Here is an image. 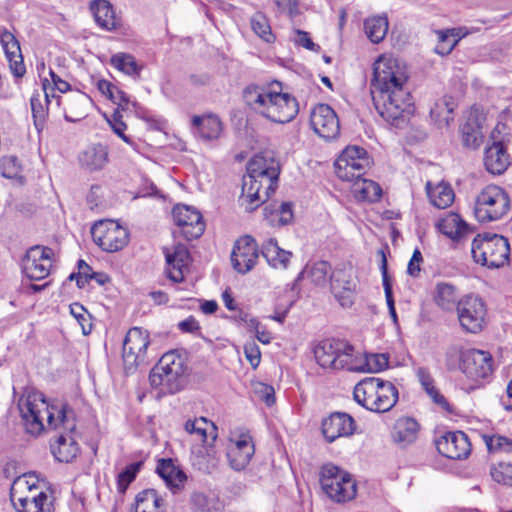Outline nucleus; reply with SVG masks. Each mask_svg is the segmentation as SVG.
<instances>
[{
	"mask_svg": "<svg viewBox=\"0 0 512 512\" xmlns=\"http://www.w3.org/2000/svg\"><path fill=\"white\" fill-rule=\"evenodd\" d=\"M355 431V421L347 413L335 412L322 421V433L331 443L339 437L350 436Z\"/></svg>",
	"mask_w": 512,
	"mask_h": 512,
	"instance_id": "obj_22",
	"label": "nucleus"
},
{
	"mask_svg": "<svg viewBox=\"0 0 512 512\" xmlns=\"http://www.w3.org/2000/svg\"><path fill=\"white\" fill-rule=\"evenodd\" d=\"M51 452L57 461L69 463L78 455L79 446L71 435L60 434L56 442L51 444Z\"/></svg>",
	"mask_w": 512,
	"mask_h": 512,
	"instance_id": "obj_34",
	"label": "nucleus"
},
{
	"mask_svg": "<svg viewBox=\"0 0 512 512\" xmlns=\"http://www.w3.org/2000/svg\"><path fill=\"white\" fill-rule=\"evenodd\" d=\"M109 161L107 146L97 143L88 146L80 155L79 162L90 172L102 170Z\"/></svg>",
	"mask_w": 512,
	"mask_h": 512,
	"instance_id": "obj_30",
	"label": "nucleus"
},
{
	"mask_svg": "<svg viewBox=\"0 0 512 512\" xmlns=\"http://www.w3.org/2000/svg\"><path fill=\"white\" fill-rule=\"evenodd\" d=\"M149 344V335L146 330L133 327L127 332L122 349L124 366L127 372H132L138 366L146 364V353Z\"/></svg>",
	"mask_w": 512,
	"mask_h": 512,
	"instance_id": "obj_12",
	"label": "nucleus"
},
{
	"mask_svg": "<svg viewBox=\"0 0 512 512\" xmlns=\"http://www.w3.org/2000/svg\"><path fill=\"white\" fill-rule=\"evenodd\" d=\"M90 11L97 25L106 31H114L121 26L120 18L116 16L113 5L107 0H93Z\"/></svg>",
	"mask_w": 512,
	"mask_h": 512,
	"instance_id": "obj_26",
	"label": "nucleus"
},
{
	"mask_svg": "<svg viewBox=\"0 0 512 512\" xmlns=\"http://www.w3.org/2000/svg\"><path fill=\"white\" fill-rule=\"evenodd\" d=\"M186 371L185 358L177 350H171L152 368L149 382L163 394H175L184 388Z\"/></svg>",
	"mask_w": 512,
	"mask_h": 512,
	"instance_id": "obj_4",
	"label": "nucleus"
},
{
	"mask_svg": "<svg viewBox=\"0 0 512 512\" xmlns=\"http://www.w3.org/2000/svg\"><path fill=\"white\" fill-rule=\"evenodd\" d=\"M109 123L115 134L122 138L126 143H131L130 138L124 134L126 124L122 121V115L119 110H116L113 113L112 120H109Z\"/></svg>",
	"mask_w": 512,
	"mask_h": 512,
	"instance_id": "obj_61",
	"label": "nucleus"
},
{
	"mask_svg": "<svg viewBox=\"0 0 512 512\" xmlns=\"http://www.w3.org/2000/svg\"><path fill=\"white\" fill-rule=\"evenodd\" d=\"M244 354L250 365L255 369L261 360V352L258 345L254 341L247 342L244 345Z\"/></svg>",
	"mask_w": 512,
	"mask_h": 512,
	"instance_id": "obj_59",
	"label": "nucleus"
},
{
	"mask_svg": "<svg viewBox=\"0 0 512 512\" xmlns=\"http://www.w3.org/2000/svg\"><path fill=\"white\" fill-rule=\"evenodd\" d=\"M175 224L180 227L181 234L188 240H194L202 236L205 231V223L201 213L188 205H176L172 210Z\"/></svg>",
	"mask_w": 512,
	"mask_h": 512,
	"instance_id": "obj_17",
	"label": "nucleus"
},
{
	"mask_svg": "<svg viewBox=\"0 0 512 512\" xmlns=\"http://www.w3.org/2000/svg\"><path fill=\"white\" fill-rule=\"evenodd\" d=\"M460 37L456 29L440 31L435 52L439 55H448L459 42Z\"/></svg>",
	"mask_w": 512,
	"mask_h": 512,
	"instance_id": "obj_48",
	"label": "nucleus"
},
{
	"mask_svg": "<svg viewBox=\"0 0 512 512\" xmlns=\"http://www.w3.org/2000/svg\"><path fill=\"white\" fill-rule=\"evenodd\" d=\"M482 438L489 453L504 451L505 444L502 439H506L505 436L483 434Z\"/></svg>",
	"mask_w": 512,
	"mask_h": 512,
	"instance_id": "obj_60",
	"label": "nucleus"
},
{
	"mask_svg": "<svg viewBox=\"0 0 512 512\" xmlns=\"http://www.w3.org/2000/svg\"><path fill=\"white\" fill-rule=\"evenodd\" d=\"M272 89L259 85H249L243 91L245 104L253 111L264 115L267 107V99L270 98Z\"/></svg>",
	"mask_w": 512,
	"mask_h": 512,
	"instance_id": "obj_32",
	"label": "nucleus"
},
{
	"mask_svg": "<svg viewBox=\"0 0 512 512\" xmlns=\"http://www.w3.org/2000/svg\"><path fill=\"white\" fill-rule=\"evenodd\" d=\"M377 377H366L359 381L353 390L354 400L370 410V402H374L377 394Z\"/></svg>",
	"mask_w": 512,
	"mask_h": 512,
	"instance_id": "obj_37",
	"label": "nucleus"
},
{
	"mask_svg": "<svg viewBox=\"0 0 512 512\" xmlns=\"http://www.w3.org/2000/svg\"><path fill=\"white\" fill-rule=\"evenodd\" d=\"M456 310L464 331L476 334L484 329L487 308L481 297L475 294L463 296L459 299Z\"/></svg>",
	"mask_w": 512,
	"mask_h": 512,
	"instance_id": "obj_10",
	"label": "nucleus"
},
{
	"mask_svg": "<svg viewBox=\"0 0 512 512\" xmlns=\"http://www.w3.org/2000/svg\"><path fill=\"white\" fill-rule=\"evenodd\" d=\"M406 66L396 58L380 56L374 63L370 92L378 114L388 123L400 127L414 111L407 86Z\"/></svg>",
	"mask_w": 512,
	"mask_h": 512,
	"instance_id": "obj_1",
	"label": "nucleus"
},
{
	"mask_svg": "<svg viewBox=\"0 0 512 512\" xmlns=\"http://www.w3.org/2000/svg\"><path fill=\"white\" fill-rule=\"evenodd\" d=\"M30 104L32 116L34 119V125L38 130H40L44 125L47 115V109L42 104L39 93H35L32 95L30 99Z\"/></svg>",
	"mask_w": 512,
	"mask_h": 512,
	"instance_id": "obj_53",
	"label": "nucleus"
},
{
	"mask_svg": "<svg viewBox=\"0 0 512 512\" xmlns=\"http://www.w3.org/2000/svg\"><path fill=\"white\" fill-rule=\"evenodd\" d=\"M93 241L106 252L123 249L129 241V232L114 220H101L91 228Z\"/></svg>",
	"mask_w": 512,
	"mask_h": 512,
	"instance_id": "obj_11",
	"label": "nucleus"
},
{
	"mask_svg": "<svg viewBox=\"0 0 512 512\" xmlns=\"http://www.w3.org/2000/svg\"><path fill=\"white\" fill-rule=\"evenodd\" d=\"M156 472L171 489H179L187 479L186 474L174 464L171 458L160 459Z\"/></svg>",
	"mask_w": 512,
	"mask_h": 512,
	"instance_id": "obj_33",
	"label": "nucleus"
},
{
	"mask_svg": "<svg viewBox=\"0 0 512 512\" xmlns=\"http://www.w3.org/2000/svg\"><path fill=\"white\" fill-rule=\"evenodd\" d=\"M434 300L442 310H454L457 308V303L459 301L456 286L447 282L438 283L436 285Z\"/></svg>",
	"mask_w": 512,
	"mask_h": 512,
	"instance_id": "obj_39",
	"label": "nucleus"
},
{
	"mask_svg": "<svg viewBox=\"0 0 512 512\" xmlns=\"http://www.w3.org/2000/svg\"><path fill=\"white\" fill-rule=\"evenodd\" d=\"M192 125L203 140L217 139L222 131V122L216 115L194 116Z\"/></svg>",
	"mask_w": 512,
	"mask_h": 512,
	"instance_id": "obj_35",
	"label": "nucleus"
},
{
	"mask_svg": "<svg viewBox=\"0 0 512 512\" xmlns=\"http://www.w3.org/2000/svg\"><path fill=\"white\" fill-rule=\"evenodd\" d=\"M435 444L438 452L449 459H465L471 453V443L462 431L447 432Z\"/></svg>",
	"mask_w": 512,
	"mask_h": 512,
	"instance_id": "obj_19",
	"label": "nucleus"
},
{
	"mask_svg": "<svg viewBox=\"0 0 512 512\" xmlns=\"http://www.w3.org/2000/svg\"><path fill=\"white\" fill-rule=\"evenodd\" d=\"M11 501L17 512H54L52 502H48V495L41 491L37 495L15 498V491L11 490Z\"/></svg>",
	"mask_w": 512,
	"mask_h": 512,
	"instance_id": "obj_28",
	"label": "nucleus"
},
{
	"mask_svg": "<svg viewBox=\"0 0 512 512\" xmlns=\"http://www.w3.org/2000/svg\"><path fill=\"white\" fill-rule=\"evenodd\" d=\"M0 42L5 54H13L21 51L19 41L15 35L3 26H0Z\"/></svg>",
	"mask_w": 512,
	"mask_h": 512,
	"instance_id": "obj_55",
	"label": "nucleus"
},
{
	"mask_svg": "<svg viewBox=\"0 0 512 512\" xmlns=\"http://www.w3.org/2000/svg\"><path fill=\"white\" fill-rule=\"evenodd\" d=\"M460 369L473 380L485 379L493 372V358L488 351L467 349L460 355Z\"/></svg>",
	"mask_w": 512,
	"mask_h": 512,
	"instance_id": "obj_14",
	"label": "nucleus"
},
{
	"mask_svg": "<svg viewBox=\"0 0 512 512\" xmlns=\"http://www.w3.org/2000/svg\"><path fill=\"white\" fill-rule=\"evenodd\" d=\"M251 27L255 34L265 42L272 43L274 41L275 37L271 31L268 19L264 14L255 13L251 18Z\"/></svg>",
	"mask_w": 512,
	"mask_h": 512,
	"instance_id": "obj_49",
	"label": "nucleus"
},
{
	"mask_svg": "<svg viewBox=\"0 0 512 512\" xmlns=\"http://www.w3.org/2000/svg\"><path fill=\"white\" fill-rule=\"evenodd\" d=\"M510 252L508 239L491 232L477 234L471 245L473 260L489 269L501 268L508 264Z\"/></svg>",
	"mask_w": 512,
	"mask_h": 512,
	"instance_id": "obj_5",
	"label": "nucleus"
},
{
	"mask_svg": "<svg viewBox=\"0 0 512 512\" xmlns=\"http://www.w3.org/2000/svg\"><path fill=\"white\" fill-rule=\"evenodd\" d=\"M19 410L27 433L38 436L45 427L56 430L62 428L66 433L76 429L74 411L67 405H50L41 392L28 393L19 401Z\"/></svg>",
	"mask_w": 512,
	"mask_h": 512,
	"instance_id": "obj_3",
	"label": "nucleus"
},
{
	"mask_svg": "<svg viewBox=\"0 0 512 512\" xmlns=\"http://www.w3.org/2000/svg\"><path fill=\"white\" fill-rule=\"evenodd\" d=\"M2 175L5 178L13 179L17 176L19 170L17 166V159L15 157H9L4 159L2 164Z\"/></svg>",
	"mask_w": 512,
	"mask_h": 512,
	"instance_id": "obj_64",
	"label": "nucleus"
},
{
	"mask_svg": "<svg viewBox=\"0 0 512 512\" xmlns=\"http://www.w3.org/2000/svg\"><path fill=\"white\" fill-rule=\"evenodd\" d=\"M111 65L118 69L119 71H122L123 73L133 76V77H139L141 66H139L131 54L127 53H117L114 54L111 57L110 60Z\"/></svg>",
	"mask_w": 512,
	"mask_h": 512,
	"instance_id": "obj_46",
	"label": "nucleus"
},
{
	"mask_svg": "<svg viewBox=\"0 0 512 512\" xmlns=\"http://www.w3.org/2000/svg\"><path fill=\"white\" fill-rule=\"evenodd\" d=\"M254 392L258 398L265 402L269 407L272 406L276 401L275 390L271 385L259 382L255 385Z\"/></svg>",
	"mask_w": 512,
	"mask_h": 512,
	"instance_id": "obj_58",
	"label": "nucleus"
},
{
	"mask_svg": "<svg viewBox=\"0 0 512 512\" xmlns=\"http://www.w3.org/2000/svg\"><path fill=\"white\" fill-rule=\"evenodd\" d=\"M296 35H297V37L295 39V43L298 44L299 46H302L311 51L319 50V48H320L319 45L315 44L312 41L308 32L297 29Z\"/></svg>",
	"mask_w": 512,
	"mask_h": 512,
	"instance_id": "obj_63",
	"label": "nucleus"
},
{
	"mask_svg": "<svg viewBox=\"0 0 512 512\" xmlns=\"http://www.w3.org/2000/svg\"><path fill=\"white\" fill-rule=\"evenodd\" d=\"M5 55L9 62L11 73L17 78H22L26 73V67L21 51Z\"/></svg>",
	"mask_w": 512,
	"mask_h": 512,
	"instance_id": "obj_57",
	"label": "nucleus"
},
{
	"mask_svg": "<svg viewBox=\"0 0 512 512\" xmlns=\"http://www.w3.org/2000/svg\"><path fill=\"white\" fill-rule=\"evenodd\" d=\"M453 102L443 98L435 102L430 109V117L438 128L446 127L453 120Z\"/></svg>",
	"mask_w": 512,
	"mask_h": 512,
	"instance_id": "obj_42",
	"label": "nucleus"
},
{
	"mask_svg": "<svg viewBox=\"0 0 512 512\" xmlns=\"http://www.w3.org/2000/svg\"><path fill=\"white\" fill-rule=\"evenodd\" d=\"M267 103L263 116L275 123H288L292 121L299 112L296 98L281 91L272 90L270 98L267 99Z\"/></svg>",
	"mask_w": 512,
	"mask_h": 512,
	"instance_id": "obj_13",
	"label": "nucleus"
},
{
	"mask_svg": "<svg viewBox=\"0 0 512 512\" xmlns=\"http://www.w3.org/2000/svg\"><path fill=\"white\" fill-rule=\"evenodd\" d=\"M360 182L362 186L359 188V192L364 199L374 202L381 197L382 189L376 182L364 179L363 177H361Z\"/></svg>",
	"mask_w": 512,
	"mask_h": 512,
	"instance_id": "obj_54",
	"label": "nucleus"
},
{
	"mask_svg": "<svg viewBox=\"0 0 512 512\" xmlns=\"http://www.w3.org/2000/svg\"><path fill=\"white\" fill-rule=\"evenodd\" d=\"M280 172L279 160L271 150L261 151L248 161L239 197L247 212L257 209L275 192Z\"/></svg>",
	"mask_w": 512,
	"mask_h": 512,
	"instance_id": "obj_2",
	"label": "nucleus"
},
{
	"mask_svg": "<svg viewBox=\"0 0 512 512\" xmlns=\"http://www.w3.org/2000/svg\"><path fill=\"white\" fill-rule=\"evenodd\" d=\"M249 329L254 330L256 333V338L263 344H269L272 340L271 334L261 329V324L256 318L249 319Z\"/></svg>",
	"mask_w": 512,
	"mask_h": 512,
	"instance_id": "obj_62",
	"label": "nucleus"
},
{
	"mask_svg": "<svg viewBox=\"0 0 512 512\" xmlns=\"http://www.w3.org/2000/svg\"><path fill=\"white\" fill-rule=\"evenodd\" d=\"M509 207L506 191L497 185H488L476 197L474 215L479 222H492L506 215Z\"/></svg>",
	"mask_w": 512,
	"mask_h": 512,
	"instance_id": "obj_6",
	"label": "nucleus"
},
{
	"mask_svg": "<svg viewBox=\"0 0 512 512\" xmlns=\"http://www.w3.org/2000/svg\"><path fill=\"white\" fill-rule=\"evenodd\" d=\"M255 448L249 434H241L235 441L231 440L227 450V458L232 469L243 470L254 455Z\"/></svg>",
	"mask_w": 512,
	"mask_h": 512,
	"instance_id": "obj_23",
	"label": "nucleus"
},
{
	"mask_svg": "<svg viewBox=\"0 0 512 512\" xmlns=\"http://www.w3.org/2000/svg\"><path fill=\"white\" fill-rule=\"evenodd\" d=\"M354 347L340 339H324L314 348V356L322 368L332 370H354L352 356Z\"/></svg>",
	"mask_w": 512,
	"mask_h": 512,
	"instance_id": "obj_7",
	"label": "nucleus"
},
{
	"mask_svg": "<svg viewBox=\"0 0 512 512\" xmlns=\"http://www.w3.org/2000/svg\"><path fill=\"white\" fill-rule=\"evenodd\" d=\"M191 462L198 471L210 474L219 464V457L212 447H202L191 456Z\"/></svg>",
	"mask_w": 512,
	"mask_h": 512,
	"instance_id": "obj_38",
	"label": "nucleus"
},
{
	"mask_svg": "<svg viewBox=\"0 0 512 512\" xmlns=\"http://www.w3.org/2000/svg\"><path fill=\"white\" fill-rule=\"evenodd\" d=\"M484 165L486 170L493 175H501L508 169L510 155L502 142L494 141L485 149Z\"/></svg>",
	"mask_w": 512,
	"mask_h": 512,
	"instance_id": "obj_25",
	"label": "nucleus"
},
{
	"mask_svg": "<svg viewBox=\"0 0 512 512\" xmlns=\"http://www.w3.org/2000/svg\"><path fill=\"white\" fill-rule=\"evenodd\" d=\"M142 462H134L126 466L117 477V489L120 493H125L129 485L135 480Z\"/></svg>",
	"mask_w": 512,
	"mask_h": 512,
	"instance_id": "obj_51",
	"label": "nucleus"
},
{
	"mask_svg": "<svg viewBox=\"0 0 512 512\" xmlns=\"http://www.w3.org/2000/svg\"><path fill=\"white\" fill-rule=\"evenodd\" d=\"M351 266H339L330 274V289L342 307H350L354 303L357 283L353 279Z\"/></svg>",
	"mask_w": 512,
	"mask_h": 512,
	"instance_id": "obj_15",
	"label": "nucleus"
},
{
	"mask_svg": "<svg viewBox=\"0 0 512 512\" xmlns=\"http://www.w3.org/2000/svg\"><path fill=\"white\" fill-rule=\"evenodd\" d=\"M427 194L433 206L439 209L449 207L454 201V192L447 185H438L435 188H430V183H427Z\"/></svg>",
	"mask_w": 512,
	"mask_h": 512,
	"instance_id": "obj_45",
	"label": "nucleus"
},
{
	"mask_svg": "<svg viewBox=\"0 0 512 512\" xmlns=\"http://www.w3.org/2000/svg\"><path fill=\"white\" fill-rule=\"evenodd\" d=\"M261 254L269 266L274 269L285 270L288 268L292 253L279 247L275 238H269L261 247Z\"/></svg>",
	"mask_w": 512,
	"mask_h": 512,
	"instance_id": "obj_31",
	"label": "nucleus"
},
{
	"mask_svg": "<svg viewBox=\"0 0 512 512\" xmlns=\"http://www.w3.org/2000/svg\"><path fill=\"white\" fill-rule=\"evenodd\" d=\"M419 428L420 426L414 418L400 417L394 423L392 439L399 446L407 447L416 441Z\"/></svg>",
	"mask_w": 512,
	"mask_h": 512,
	"instance_id": "obj_29",
	"label": "nucleus"
},
{
	"mask_svg": "<svg viewBox=\"0 0 512 512\" xmlns=\"http://www.w3.org/2000/svg\"><path fill=\"white\" fill-rule=\"evenodd\" d=\"M484 119V115L479 108H471L465 123L461 127L462 141L466 147L476 149L482 144Z\"/></svg>",
	"mask_w": 512,
	"mask_h": 512,
	"instance_id": "obj_24",
	"label": "nucleus"
},
{
	"mask_svg": "<svg viewBox=\"0 0 512 512\" xmlns=\"http://www.w3.org/2000/svg\"><path fill=\"white\" fill-rule=\"evenodd\" d=\"M70 312L81 325L83 334H89L91 332L92 324L87 319L86 309L79 303H73L70 305Z\"/></svg>",
	"mask_w": 512,
	"mask_h": 512,
	"instance_id": "obj_56",
	"label": "nucleus"
},
{
	"mask_svg": "<svg viewBox=\"0 0 512 512\" xmlns=\"http://www.w3.org/2000/svg\"><path fill=\"white\" fill-rule=\"evenodd\" d=\"M136 506L154 512H165V501L155 489H145L136 496Z\"/></svg>",
	"mask_w": 512,
	"mask_h": 512,
	"instance_id": "obj_44",
	"label": "nucleus"
},
{
	"mask_svg": "<svg viewBox=\"0 0 512 512\" xmlns=\"http://www.w3.org/2000/svg\"><path fill=\"white\" fill-rule=\"evenodd\" d=\"M320 484L326 495L335 502H346L356 496L357 486L352 476L331 463L322 467Z\"/></svg>",
	"mask_w": 512,
	"mask_h": 512,
	"instance_id": "obj_8",
	"label": "nucleus"
},
{
	"mask_svg": "<svg viewBox=\"0 0 512 512\" xmlns=\"http://www.w3.org/2000/svg\"><path fill=\"white\" fill-rule=\"evenodd\" d=\"M259 257L258 246L251 236H245L236 241L231 253L233 268L242 274L249 272Z\"/></svg>",
	"mask_w": 512,
	"mask_h": 512,
	"instance_id": "obj_20",
	"label": "nucleus"
},
{
	"mask_svg": "<svg viewBox=\"0 0 512 512\" xmlns=\"http://www.w3.org/2000/svg\"><path fill=\"white\" fill-rule=\"evenodd\" d=\"M163 254L167 264V276L175 282L184 280L183 268L188 265L190 254L186 245L178 243L172 247H163Z\"/></svg>",
	"mask_w": 512,
	"mask_h": 512,
	"instance_id": "obj_21",
	"label": "nucleus"
},
{
	"mask_svg": "<svg viewBox=\"0 0 512 512\" xmlns=\"http://www.w3.org/2000/svg\"><path fill=\"white\" fill-rule=\"evenodd\" d=\"M331 273V265L327 261H317L311 266H306L305 269L297 276L296 282L300 281L306 274L313 284L317 286H324Z\"/></svg>",
	"mask_w": 512,
	"mask_h": 512,
	"instance_id": "obj_40",
	"label": "nucleus"
},
{
	"mask_svg": "<svg viewBox=\"0 0 512 512\" xmlns=\"http://www.w3.org/2000/svg\"><path fill=\"white\" fill-rule=\"evenodd\" d=\"M53 250L49 247H31L22 260V270L31 280H42L50 273Z\"/></svg>",
	"mask_w": 512,
	"mask_h": 512,
	"instance_id": "obj_16",
	"label": "nucleus"
},
{
	"mask_svg": "<svg viewBox=\"0 0 512 512\" xmlns=\"http://www.w3.org/2000/svg\"><path fill=\"white\" fill-rule=\"evenodd\" d=\"M377 394L374 402H370V411L383 413L391 410L398 401V390L389 381L377 378Z\"/></svg>",
	"mask_w": 512,
	"mask_h": 512,
	"instance_id": "obj_27",
	"label": "nucleus"
},
{
	"mask_svg": "<svg viewBox=\"0 0 512 512\" xmlns=\"http://www.w3.org/2000/svg\"><path fill=\"white\" fill-rule=\"evenodd\" d=\"M310 123L314 132L326 140L335 139L340 133L339 118L328 104H318L313 108Z\"/></svg>",
	"mask_w": 512,
	"mask_h": 512,
	"instance_id": "obj_18",
	"label": "nucleus"
},
{
	"mask_svg": "<svg viewBox=\"0 0 512 512\" xmlns=\"http://www.w3.org/2000/svg\"><path fill=\"white\" fill-rule=\"evenodd\" d=\"M388 19L385 15L373 16L364 22V30L367 37L373 43H380L388 32Z\"/></svg>",
	"mask_w": 512,
	"mask_h": 512,
	"instance_id": "obj_41",
	"label": "nucleus"
},
{
	"mask_svg": "<svg viewBox=\"0 0 512 512\" xmlns=\"http://www.w3.org/2000/svg\"><path fill=\"white\" fill-rule=\"evenodd\" d=\"M377 255L380 258V271L382 274V283L385 292L386 303L389 310L395 309V301L393 298L392 283L388 274V262L385 249H379Z\"/></svg>",
	"mask_w": 512,
	"mask_h": 512,
	"instance_id": "obj_47",
	"label": "nucleus"
},
{
	"mask_svg": "<svg viewBox=\"0 0 512 512\" xmlns=\"http://www.w3.org/2000/svg\"><path fill=\"white\" fill-rule=\"evenodd\" d=\"M389 365V356L387 354H372L366 357V363L363 367H354L353 371L376 373L386 369Z\"/></svg>",
	"mask_w": 512,
	"mask_h": 512,
	"instance_id": "obj_52",
	"label": "nucleus"
},
{
	"mask_svg": "<svg viewBox=\"0 0 512 512\" xmlns=\"http://www.w3.org/2000/svg\"><path fill=\"white\" fill-rule=\"evenodd\" d=\"M490 475L498 484L512 487V463L499 462L492 465Z\"/></svg>",
	"mask_w": 512,
	"mask_h": 512,
	"instance_id": "obj_50",
	"label": "nucleus"
},
{
	"mask_svg": "<svg viewBox=\"0 0 512 512\" xmlns=\"http://www.w3.org/2000/svg\"><path fill=\"white\" fill-rule=\"evenodd\" d=\"M439 231L452 240H459L470 232L469 225L457 213H449L438 223Z\"/></svg>",
	"mask_w": 512,
	"mask_h": 512,
	"instance_id": "obj_36",
	"label": "nucleus"
},
{
	"mask_svg": "<svg viewBox=\"0 0 512 512\" xmlns=\"http://www.w3.org/2000/svg\"><path fill=\"white\" fill-rule=\"evenodd\" d=\"M370 158L364 148L348 146L334 163L337 176L344 181L360 183L366 171L370 168Z\"/></svg>",
	"mask_w": 512,
	"mask_h": 512,
	"instance_id": "obj_9",
	"label": "nucleus"
},
{
	"mask_svg": "<svg viewBox=\"0 0 512 512\" xmlns=\"http://www.w3.org/2000/svg\"><path fill=\"white\" fill-rule=\"evenodd\" d=\"M417 377L419 382L421 383V386L426 391V393L433 399V401L436 404L442 406L444 409H448L449 403L434 386V379L431 376L428 368L419 367L417 369Z\"/></svg>",
	"mask_w": 512,
	"mask_h": 512,
	"instance_id": "obj_43",
	"label": "nucleus"
}]
</instances>
